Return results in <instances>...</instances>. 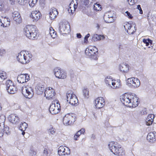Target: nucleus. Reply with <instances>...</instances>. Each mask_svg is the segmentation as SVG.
Returning a JSON list of instances; mask_svg holds the SVG:
<instances>
[{"mask_svg":"<svg viewBox=\"0 0 156 156\" xmlns=\"http://www.w3.org/2000/svg\"><path fill=\"white\" fill-rule=\"evenodd\" d=\"M95 106L98 109H100L103 107L105 104V99L102 97L97 98L94 101Z\"/></svg>","mask_w":156,"mask_h":156,"instance_id":"obj_17","label":"nucleus"},{"mask_svg":"<svg viewBox=\"0 0 156 156\" xmlns=\"http://www.w3.org/2000/svg\"><path fill=\"white\" fill-rule=\"evenodd\" d=\"M30 79V76L27 74H21L19 75L17 78L18 82L22 83L27 82Z\"/></svg>","mask_w":156,"mask_h":156,"instance_id":"obj_21","label":"nucleus"},{"mask_svg":"<svg viewBox=\"0 0 156 156\" xmlns=\"http://www.w3.org/2000/svg\"><path fill=\"white\" fill-rule=\"evenodd\" d=\"M81 37V35L80 34H77V37L78 38H80Z\"/></svg>","mask_w":156,"mask_h":156,"instance_id":"obj_58","label":"nucleus"},{"mask_svg":"<svg viewBox=\"0 0 156 156\" xmlns=\"http://www.w3.org/2000/svg\"><path fill=\"white\" fill-rule=\"evenodd\" d=\"M85 54L89 57L94 60H97L98 54V49L95 46H90L86 49Z\"/></svg>","mask_w":156,"mask_h":156,"instance_id":"obj_5","label":"nucleus"},{"mask_svg":"<svg viewBox=\"0 0 156 156\" xmlns=\"http://www.w3.org/2000/svg\"><path fill=\"white\" fill-rule=\"evenodd\" d=\"M115 15L113 11L105 12L104 16L105 21L107 23H110L114 22L116 20Z\"/></svg>","mask_w":156,"mask_h":156,"instance_id":"obj_9","label":"nucleus"},{"mask_svg":"<svg viewBox=\"0 0 156 156\" xmlns=\"http://www.w3.org/2000/svg\"><path fill=\"white\" fill-rule=\"evenodd\" d=\"M23 131L22 133V135H24L25 134V132H24L25 131Z\"/></svg>","mask_w":156,"mask_h":156,"instance_id":"obj_59","label":"nucleus"},{"mask_svg":"<svg viewBox=\"0 0 156 156\" xmlns=\"http://www.w3.org/2000/svg\"><path fill=\"white\" fill-rule=\"evenodd\" d=\"M0 77L2 80H5L7 78L6 73L4 71H0Z\"/></svg>","mask_w":156,"mask_h":156,"instance_id":"obj_38","label":"nucleus"},{"mask_svg":"<svg viewBox=\"0 0 156 156\" xmlns=\"http://www.w3.org/2000/svg\"><path fill=\"white\" fill-rule=\"evenodd\" d=\"M32 54L26 51H21L17 56V59L20 63L25 64L29 63L31 60Z\"/></svg>","mask_w":156,"mask_h":156,"instance_id":"obj_3","label":"nucleus"},{"mask_svg":"<svg viewBox=\"0 0 156 156\" xmlns=\"http://www.w3.org/2000/svg\"><path fill=\"white\" fill-rule=\"evenodd\" d=\"M138 98L134 93L125 94L120 98L122 102L125 106L130 108H135L139 103Z\"/></svg>","mask_w":156,"mask_h":156,"instance_id":"obj_1","label":"nucleus"},{"mask_svg":"<svg viewBox=\"0 0 156 156\" xmlns=\"http://www.w3.org/2000/svg\"><path fill=\"white\" fill-rule=\"evenodd\" d=\"M114 81V80H113L111 76H108L105 78V82L107 85L111 87Z\"/></svg>","mask_w":156,"mask_h":156,"instance_id":"obj_31","label":"nucleus"},{"mask_svg":"<svg viewBox=\"0 0 156 156\" xmlns=\"http://www.w3.org/2000/svg\"><path fill=\"white\" fill-rule=\"evenodd\" d=\"M93 8L94 10L96 11H101L102 9V7L101 5L99 4L96 3L94 4Z\"/></svg>","mask_w":156,"mask_h":156,"instance_id":"obj_35","label":"nucleus"},{"mask_svg":"<svg viewBox=\"0 0 156 156\" xmlns=\"http://www.w3.org/2000/svg\"><path fill=\"white\" fill-rule=\"evenodd\" d=\"M15 0H9V2L12 5H13L15 3Z\"/></svg>","mask_w":156,"mask_h":156,"instance_id":"obj_57","label":"nucleus"},{"mask_svg":"<svg viewBox=\"0 0 156 156\" xmlns=\"http://www.w3.org/2000/svg\"><path fill=\"white\" fill-rule=\"evenodd\" d=\"M101 37L103 38V36L97 34H95L92 37V39L93 41H95L101 40Z\"/></svg>","mask_w":156,"mask_h":156,"instance_id":"obj_37","label":"nucleus"},{"mask_svg":"<svg viewBox=\"0 0 156 156\" xmlns=\"http://www.w3.org/2000/svg\"><path fill=\"white\" fill-rule=\"evenodd\" d=\"M81 2L83 5H85L87 7L89 6V0H81Z\"/></svg>","mask_w":156,"mask_h":156,"instance_id":"obj_42","label":"nucleus"},{"mask_svg":"<svg viewBox=\"0 0 156 156\" xmlns=\"http://www.w3.org/2000/svg\"><path fill=\"white\" fill-rule=\"evenodd\" d=\"M108 147L110 150L115 155L123 156L125 154L123 149L120 145H118L117 142H110L108 144Z\"/></svg>","mask_w":156,"mask_h":156,"instance_id":"obj_2","label":"nucleus"},{"mask_svg":"<svg viewBox=\"0 0 156 156\" xmlns=\"http://www.w3.org/2000/svg\"><path fill=\"white\" fill-rule=\"evenodd\" d=\"M30 153L31 155V156H35L36 154V152L34 151H31Z\"/></svg>","mask_w":156,"mask_h":156,"instance_id":"obj_56","label":"nucleus"},{"mask_svg":"<svg viewBox=\"0 0 156 156\" xmlns=\"http://www.w3.org/2000/svg\"><path fill=\"white\" fill-rule=\"evenodd\" d=\"M81 134L80 132L79 133L78 131L77 132V133L74 135V140H77V138L79 137Z\"/></svg>","mask_w":156,"mask_h":156,"instance_id":"obj_48","label":"nucleus"},{"mask_svg":"<svg viewBox=\"0 0 156 156\" xmlns=\"http://www.w3.org/2000/svg\"><path fill=\"white\" fill-rule=\"evenodd\" d=\"M97 26L96 27L98 28V29L99 28V27H100V26H99V25L98 24H97Z\"/></svg>","mask_w":156,"mask_h":156,"instance_id":"obj_60","label":"nucleus"},{"mask_svg":"<svg viewBox=\"0 0 156 156\" xmlns=\"http://www.w3.org/2000/svg\"><path fill=\"white\" fill-rule=\"evenodd\" d=\"M120 71L123 73H127L129 70V65L126 63L121 64L119 66Z\"/></svg>","mask_w":156,"mask_h":156,"instance_id":"obj_26","label":"nucleus"},{"mask_svg":"<svg viewBox=\"0 0 156 156\" xmlns=\"http://www.w3.org/2000/svg\"><path fill=\"white\" fill-rule=\"evenodd\" d=\"M45 96L48 99H52L55 94V90L52 88L50 87H47L44 92Z\"/></svg>","mask_w":156,"mask_h":156,"instance_id":"obj_16","label":"nucleus"},{"mask_svg":"<svg viewBox=\"0 0 156 156\" xmlns=\"http://www.w3.org/2000/svg\"><path fill=\"white\" fill-rule=\"evenodd\" d=\"M43 156H48L49 152L48 150L46 148H44L43 151Z\"/></svg>","mask_w":156,"mask_h":156,"instance_id":"obj_45","label":"nucleus"},{"mask_svg":"<svg viewBox=\"0 0 156 156\" xmlns=\"http://www.w3.org/2000/svg\"><path fill=\"white\" fill-rule=\"evenodd\" d=\"M151 19L153 21L156 22V14L152 15Z\"/></svg>","mask_w":156,"mask_h":156,"instance_id":"obj_54","label":"nucleus"},{"mask_svg":"<svg viewBox=\"0 0 156 156\" xmlns=\"http://www.w3.org/2000/svg\"><path fill=\"white\" fill-rule=\"evenodd\" d=\"M38 0H30L29 2V5L31 7H34L37 3Z\"/></svg>","mask_w":156,"mask_h":156,"instance_id":"obj_39","label":"nucleus"},{"mask_svg":"<svg viewBox=\"0 0 156 156\" xmlns=\"http://www.w3.org/2000/svg\"><path fill=\"white\" fill-rule=\"evenodd\" d=\"M143 41L146 44V46H148L149 48H152V41L149 39H144Z\"/></svg>","mask_w":156,"mask_h":156,"instance_id":"obj_33","label":"nucleus"},{"mask_svg":"<svg viewBox=\"0 0 156 156\" xmlns=\"http://www.w3.org/2000/svg\"><path fill=\"white\" fill-rule=\"evenodd\" d=\"M128 84L134 88L138 87L140 85V80L136 77L129 78L127 79Z\"/></svg>","mask_w":156,"mask_h":156,"instance_id":"obj_14","label":"nucleus"},{"mask_svg":"<svg viewBox=\"0 0 156 156\" xmlns=\"http://www.w3.org/2000/svg\"><path fill=\"white\" fill-rule=\"evenodd\" d=\"M19 4L21 5H24L27 3V0H17Z\"/></svg>","mask_w":156,"mask_h":156,"instance_id":"obj_41","label":"nucleus"},{"mask_svg":"<svg viewBox=\"0 0 156 156\" xmlns=\"http://www.w3.org/2000/svg\"><path fill=\"white\" fill-rule=\"evenodd\" d=\"M58 12L57 9L55 8H52L50 10L49 17L51 20H52L55 19L58 15Z\"/></svg>","mask_w":156,"mask_h":156,"instance_id":"obj_24","label":"nucleus"},{"mask_svg":"<svg viewBox=\"0 0 156 156\" xmlns=\"http://www.w3.org/2000/svg\"><path fill=\"white\" fill-rule=\"evenodd\" d=\"M30 16L34 22H37L41 17V15L38 10H35L32 11Z\"/></svg>","mask_w":156,"mask_h":156,"instance_id":"obj_20","label":"nucleus"},{"mask_svg":"<svg viewBox=\"0 0 156 156\" xmlns=\"http://www.w3.org/2000/svg\"><path fill=\"white\" fill-rule=\"evenodd\" d=\"M83 94L84 96L87 98H88L89 91L88 89H84L83 90Z\"/></svg>","mask_w":156,"mask_h":156,"instance_id":"obj_43","label":"nucleus"},{"mask_svg":"<svg viewBox=\"0 0 156 156\" xmlns=\"http://www.w3.org/2000/svg\"><path fill=\"white\" fill-rule=\"evenodd\" d=\"M124 15L129 19H132L133 18L132 15L128 11H126L125 12Z\"/></svg>","mask_w":156,"mask_h":156,"instance_id":"obj_47","label":"nucleus"},{"mask_svg":"<svg viewBox=\"0 0 156 156\" xmlns=\"http://www.w3.org/2000/svg\"><path fill=\"white\" fill-rule=\"evenodd\" d=\"M147 139L150 143H154L156 141V132H153L149 133L147 136Z\"/></svg>","mask_w":156,"mask_h":156,"instance_id":"obj_22","label":"nucleus"},{"mask_svg":"<svg viewBox=\"0 0 156 156\" xmlns=\"http://www.w3.org/2000/svg\"><path fill=\"white\" fill-rule=\"evenodd\" d=\"M5 119V117L4 115H2L0 116V137L2 136L3 135V127L4 125Z\"/></svg>","mask_w":156,"mask_h":156,"instance_id":"obj_23","label":"nucleus"},{"mask_svg":"<svg viewBox=\"0 0 156 156\" xmlns=\"http://www.w3.org/2000/svg\"><path fill=\"white\" fill-rule=\"evenodd\" d=\"M123 27L125 31L129 34H133L136 30V25L134 23L126 22L124 24Z\"/></svg>","mask_w":156,"mask_h":156,"instance_id":"obj_11","label":"nucleus"},{"mask_svg":"<svg viewBox=\"0 0 156 156\" xmlns=\"http://www.w3.org/2000/svg\"><path fill=\"white\" fill-rule=\"evenodd\" d=\"M28 126V124L25 122L22 123L20 125V129L21 131H25L27 128Z\"/></svg>","mask_w":156,"mask_h":156,"instance_id":"obj_36","label":"nucleus"},{"mask_svg":"<svg viewBox=\"0 0 156 156\" xmlns=\"http://www.w3.org/2000/svg\"><path fill=\"white\" fill-rule=\"evenodd\" d=\"M154 115L153 114H149L148 115L146 120V124L147 126L151 125L153 123Z\"/></svg>","mask_w":156,"mask_h":156,"instance_id":"obj_27","label":"nucleus"},{"mask_svg":"<svg viewBox=\"0 0 156 156\" xmlns=\"http://www.w3.org/2000/svg\"><path fill=\"white\" fill-rule=\"evenodd\" d=\"M49 132H50L51 134H54L55 132V129H54L53 127H51L49 129Z\"/></svg>","mask_w":156,"mask_h":156,"instance_id":"obj_49","label":"nucleus"},{"mask_svg":"<svg viewBox=\"0 0 156 156\" xmlns=\"http://www.w3.org/2000/svg\"><path fill=\"white\" fill-rule=\"evenodd\" d=\"M4 126L3 127V130L4 131L3 134L4 133H5L7 135H9V128L7 126H5L4 125Z\"/></svg>","mask_w":156,"mask_h":156,"instance_id":"obj_40","label":"nucleus"},{"mask_svg":"<svg viewBox=\"0 0 156 156\" xmlns=\"http://www.w3.org/2000/svg\"><path fill=\"white\" fill-rule=\"evenodd\" d=\"M90 36V34H88L84 37V42L86 43L87 41L88 38Z\"/></svg>","mask_w":156,"mask_h":156,"instance_id":"obj_51","label":"nucleus"},{"mask_svg":"<svg viewBox=\"0 0 156 156\" xmlns=\"http://www.w3.org/2000/svg\"><path fill=\"white\" fill-rule=\"evenodd\" d=\"M4 7V4H3V2L2 1H0V10H2Z\"/></svg>","mask_w":156,"mask_h":156,"instance_id":"obj_52","label":"nucleus"},{"mask_svg":"<svg viewBox=\"0 0 156 156\" xmlns=\"http://www.w3.org/2000/svg\"><path fill=\"white\" fill-rule=\"evenodd\" d=\"M12 16L13 20L17 23L19 24L21 22V18L19 12L17 11H14L13 13Z\"/></svg>","mask_w":156,"mask_h":156,"instance_id":"obj_25","label":"nucleus"},{"mask_svg":"<svg viewBox=\"0 0 156 156\" xmlns=\"http://www.w3.org/2000/svg\"><path fill=\"white\" fill-rule=\"evenodd\" d=\"M22 92L23 96L27 98L30 99L34 95L33 90L31 87L29 86L22 87Z\"/></svg>","mask_w":156,"mask_h":156,"instance_id":"obj_8","label":"nucleus"},{"mask_svg":"<svg viewBox=\"0 0 156 156\" xmlns=\"http://www.w3.org/2000/svg\"><path fill=\"white\" fill-rule=\"evenodd\" d=\"M79 133L80 132L81 134L85 132V129L84 128H82L78 131Z\"/></svg>","mask_w":156,"mask_h":156,"instance_id":"obj_55","label":"nucleus"},{"mask_svg":"<svg viewBox=\"0 0 156 156\" xmlns=\"http://www.w3.org/2000/svg\"><path fill=\"white\" fill-rule=\"evenodd\" d=\"M36 89L38 94H41L44 90V86L41 83H38L36 87Z\"/></svg>","mask_w":156,"mask_h":156,"instance_id":"obj_30","label":"nucleus"},{"mask_svg":"<svg viewBox=\"0 0 156 156\" xmlns=\"http://www.w3.org/2000/svg\"><path fill=\"white\" fill-rule=\"evenodd\" d=\"M142 114L144 115H146L147 113V111L146 110V108H144L141 112Z\"/></svg>","mask_w":156,"mask_h":156,"instance_id":"obj_53","label":"nucleus"},{"mask_svg":"<svg viewBox=\"0 0 156 156\" xmlns=\"http://www.w3.org/2000/svg\"><path fill=\"white\" fill-rule=\"evenodd\" d=\"M75 121V115L72 113L66 115L63 119V122L66 126L72 124Z\"/></svg>","mask_w":156,"mask_h":156,"instance_id":"obj_10","label":"nucleus"},{"mask_svg":"<svg viewBox=\"0 0 156 156\" xmlns=\"http://www.w3.org/2000/svg\"><path fill=\"white\" fill-rule=\"evenodd\" d=\"M9 20L7 19L6 17L3 18L2 19H0V21L1 24V26L3 27H7L10 25Z\"/></svg>","mask_w":156,"mask_h":156,"instance_id":"obj_28","label":"nucleus"},{"mask_svg":"<svg viewBox=\"0 0 156 156\" xmlns=\"http://www.w3.org/2000/svg\"><path fill=\"white\" fill-rule=\"evenodd\" d=\"M121 86L120 81L116 80H114L113 84L111 87L114 89H116L120 88Z\"/></svg>","mask_w":156,"mask_h":156,"instance_id":"obj_32","label":"nucleus"},{"mask_svg":"<svg viewBox=\"0 0 156 156\" xmlns=\"http://www.w3.org/2000/svg\"><path fill=\"white\" fill-rule=\"evenodd\" d=\"M54 72L55 77L58 79H63L67 77L66 73L58 68H55Z\"/></svg>","mask_w":156,"mask_h":156,"instance_id":"obj_15","label":"nucleus"},{"mask_svg":"<svg viewBox=\"0 0 156 156\" xmlns=\"http://www.w3.org/2000/svg\"><path fill=\"white\" fill-rule=\"evenodd\" d=\"M5 84L6 86V89L9 93L14 94L17 91V88L14 85L11 80H9L6 81Z\"/></svg>","mask_w":156,"mask_h":156,"instance_id":"obj_12","label":"nucleus"},{"mask_svg":"<svg viewBox=\"0 0 156 156\" xmlns=\"http://www.w3.org/2000/svg\"><path fill=\"white\" fill-rule=\"evenodd\" d=\"M59 31L61 34H69L71 31L70 27L67 22H61L59 24Z\"/></svg>","mask_w":156,"mask_h":156,"instance_id":"obj_6","label":"nucleus"},{"mask_svg":"<svg viewBox=\"0 0 156 156\" xmlns=\"http://www.w3.org/2000/svg\"><path fill=\"white\" fill-rule=\"evenodd\" d=\"M40 1H42L43 2V1H44V0H40Z\"/></svg>","mask_w":156,"mask_h":156,"instance_id":"obj_62","label":"nucleus"},{"mask_svg":"<svg viewBox=\"0 0 156 156\" xmlns=\"http://www.w3.org/2000/svg\"><path fill=\"white\" fill-rule=\"evenodd\" d=\"M2 107L1 106V104L0 103V110L2 109Z\"/></svg>","mask_w":156,"mask_h":156,"instance_id":"obj_61","label":"nucleus"},{"mask_svg":"<svg viewBox=\"0 0 156 156\" xmlns=\"http://www.w3.org/2000/svg\"><path fill=\"white\" fill-rule=\"evenodd\" d=\"M13 156H16V155H14Z\"/></svg>","mask_w":156,"mask_h":156,"instance_id":"obj_63","label":"nucleus"},{"mask_svg":"<svg viewBox=\"0 0 156 156\" xmlns=\"http://www.w3.org/2000/svg\"><path fill=\"white\" fill-rule=\"evenodd\" d=\"M137 9L139 10L140 13V14H142L143 13V11L142 10L141 8L140 5H137Z\"/></svg>","mask_w":156,"mask_h":156,"instance_id":"obj_50","label":"nucleus"},{"mask_svg":"<svg viewBox=\"0 0 156 156\" xmlns=\"http://www.w3.org/2000/svg\"><path fill=\"white\" fill-rule=\"evenodd\" d=\"M34 25H28L24 30V34L29 39L33 40L36 38L37 31Z\"/></svg>","mask_w":156,"mask_h":156,"instance_id":"obj_4","label":"nucleus"},{"mask_svg":"<svg viewBox=\"0 0 156 156\" xmlns=\"http://www.w3.org/2000/svg\"><path fill=\"white\" fill-rule=\"evenodd\" d=\"M6 51L3 48H1L0 49V56L2 57L4 56L5 54Z\"/></svg>","mask_w":156,"mask_h":156,"instance_id":"obj_44","label":"nucleus"},{"mask_svg":"<svg viewBox=\"0 0 156 156\" xmlns=\"http://www.w3.org/2000/svg\"><path fill=\"white\" fill-rule=\"evenodd\" d=\"M9 121L12 123H16L19 120L18 117L16 114H11L9 117Z\"/></svg>","mask_w":156,"mask_h":156,"instance_id":"obj_29","label":"nucleus"},{"mask_svg":"<svg viewBox=\"0 0 156 156\" xmlns=\"http://www.w3.org/2000/svg\"><path fill=\"white\" fill-rule=\"evenodd\" d=\"M60 104L58 101H56V103L52 102L50 106L49 111L52 114H56L60 112Z\"/></svg>","mask_w":156,"mask_h":156,"instance_id":"obj_13","label":"nucleus"},{"mask_svg":"<svg viewBox=\"0 0 156 156\" xmlns=\"http://www.w3.org/2000/svg\"><path fill=\"white\" fill-rule=\"evenodd\" d=\"M67 101L72 105H76L78 103V100L76 95L71 91H68L66 94Z\"/></svg>","mask_w":156,"mask_h":156,"instance_id":"obj_7","label":"nucleus"},{"mask_svg":"<svg viewBox=\"0 0 156 156\" xmlns=\"http://www.w3.org/2000/svg\"><path fill=\"white\" fill-rule=\"evenodd\" d=\"M127 2H128L129 4L130 5H133L135 3H136L137 1V0H127Z\"/></svg>","mask_w":156,"mask_h":156,"instance_id":"obj_46","label":"nucleus"},{"mask_svg":"<svg viewBox=\"0 0 156 156\" xmlns=\"http://www.w3.org/2000/svg\"><path fill=\"white\" fill-rule=\"evenodd\" d=\"M70 149L66 147L61 146L58 149V153L60 156L68 155L70 154Z\"/></svg>","mask_w":156,"mask_h":156,"instance_id":"obj_19","label":"nucleus"},{"mask_svg":"<svg viewBox=\"0 0 156 156\" xmlns=\"http://www.w3.org/2000/svg\"><path fill=\"white\" fill-rule=\"evenodd\" d=\"M78 1L73 0L69 5L68 11L70 15L73 14L77 7Z\"/></svg>","mask_w":156,"mask_h":156,"instance_id":"obj_18","label":"nucleus"},{"mask_svg":"<svg viewBox=\"0 0 156 156\" xmlns=\"http://www.w3.org/2000/svg\"><path fill=\"white\" fill-rule=\"evenodd\" d=\"M49 32L50 35L52 38H54L56 37V33L52 27H50Z\"/></svg>","mask_w":156,"mask_h":156,"instance_id":"obj_34","label":"nucleus"}]
</instances>
